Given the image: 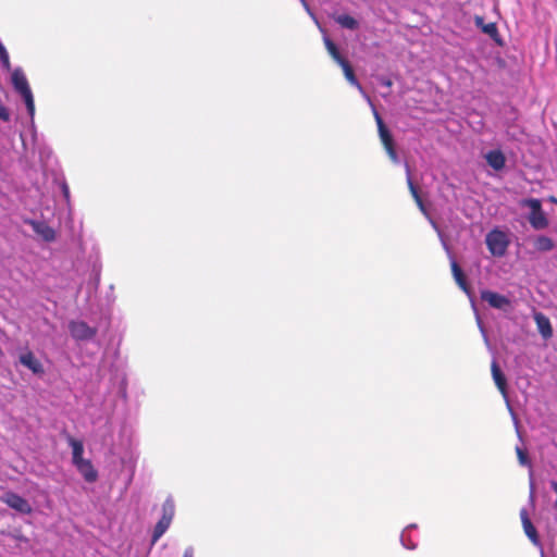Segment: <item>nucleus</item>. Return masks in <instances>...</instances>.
Wrapping results in <instances>:
<instances>
[{"label": "nucleus", "instance_id": "20", "mask_svg": "<svg viewBox=\"0 0 557 557\" xmlns=\"http://www.w3.org/2000/svg\"><path fill=\"white\" fill-rule=\"evenodd\" d=\"M324 45L329 54L338 65H341L342 62H345L347 60L341 54L337 46L329 37H324Z\"/></svg>", "mask_w": 557, "mask_h": 557}, {"label": "nucleus", "instance_id": "27", "mask_svg": "<svg viewBox=\"0 0 557 557\" xmlns=\"http://www.w3.org/2000/svg\"><path fill=\"white\" fill-rule=\"evenodd\" d=\"M0 120L3 122L10 121V112L7 107L0 103Z\"/></svg>", "mask_w": 557, "mask_h": 557}, {"label": "nucleus", "instance_id": "19", "mask_svg": "<svg viewBox=\"0 0 557 557\" xmlns=\"http://www.w3.org/2000/svg\"><path fill=\"white\" fill-rule=\"evenodd\" d=\"M533 246L540 252H548L555 248V243L548 236L540 235L534 239Z\"/></svg>", "mask_w": 557, "mask_h": 557}, {"label": "nucleus", "instance_id": "25", "mask_svg": "<svg viewBox=\"0 0 557 557\" xmlns=\"http://www.w3.org/2000/svg\"><path fill=\"white\" fill-rule=\"evenodd\" d=\"M516 454L520 465L531 467V460L524 449L516 447Z\"/></svg>", "mask_w": 557, "mask_h": 557}, {"label": "nucleus", "instance_id": "15", "mask_svg": "<svg viewBox=\"0 0 557 557\" xmlns=\"http://www.w3.org/2000/svg\"><path fill=\"white\" fill-rule=\"evenodd\" d=\"M534 321L536 323L540 334L545 339L550 338L553 336V327L550 321L545 314H543L542 312L535 313Z\"/></svg>", "mask_w": 557, "mask_h": 557}, {"label": "nucleus", "instance_id": "13", "mask_svg": "<svg viewBox=\"0 0 557 557\" xmlns=\"http://www.w3.org/2000/svg\"><path fill=\"white\" fill-rule=\"evenodd\" d=\"M20 362L24 367L28 368L35 374L44 373V367H42L41 362L35 357V355L32 351L22 354L20 356Z\"/></svg>", "mask_w": 557, "mask_h": 557}, {"label": "nucleus", "instance_id": "26", "mask_svg": "<svg viewBox=\"0 0 557 557\" xmlns=\"http://www.w3.org/2000/svg\"><path fill=\"white\" fill-rule=\"evenodd\" d=\"M407 184H408V188H409L410 194L413 197V199H417L418 197H420L419 190H418V188L416 187V185L412 182V178H411L410 171H409L408 166H407Z\"/></svg>", "mask_w": 557, "mask_h": 557}, {"label": "nucleus", "instance_id": "10", "mask_svg": "<svg viewBox=\"0 0 557 557\" xmlns=\"http://www.w3.org/2000/svg\"><path fill=\"white\" fill-rule=\"evenodd\" d=\"M491 372L494 380L495 385L497 386L498 391L504 397H507L508 394V386H507V379L505 374L503 373L499 364L494 360L491 363Z\"/></svg>", "mask_w": 557, "mask_h": 557}, {"label": "nucleus", "instance_id": "21", "mask_svg": "<svg viewBox=\"0 0 557 557\" xmlns=\"http://www.w3.org/2000/svg\"><path fill=\"white\" fill-rule=\"evenodd\" d=\"M335 21L337 24H339L343 28L355 30L359 27L358 21L348 15V14H342L335 17Z\"/></svg>", "mask_w": 557, "mask_h": 557}, {"label": "nucleus", "instance_id": "31", "mask_svg": "<svg viewBox=\"0 0 557 557\" xmlns=\"http://www.w3.org/2000/svg\"><path fill=\"white\" fill-rule=\"evenodd\" d=\"M550 202L557 203V198L554 196H550L548 199Z\"/></svg>", "mask_w": 557, "mask_h": 557}, {"label": "nucleus", "instance_id": "16", "mask_svg": "<svg viewBox=\"0 0 557 557\" xmlns=\"http://www.w3.org/2000/svg\"><path fill=\"white\" fill-rule=\"evenodd\" d=\"M78 472L83 475L86 482L92 483L98 479V472L94 468L91 461L88 459L75 466Z\"/></svg>", "mask_w": 557, "mask_h": 557}, {"label": "nucleus", "instance_id": "17", "mask_svg": "<svg viewBox=\"0 0 557 557\" xmlns=\"http://www.w3.org/2000/svg\"><path fill=\"white\" fill-rule=\"evenodd\" d=\"M67 442L70 444V446L72 447V461H73V465L76 466L81 462H84L86 461L87 459H85L83 457V454H84V445L81 441L72 437V436H69L67 437Z\"/></svg>", "mask_w": 557, "mask_h": 557}, {"label": "nucleus", "instance_id": "9", "mask_svg": "<svg viewBox=\"0 0 557 557\" xmlns=\"http://www.w3.org/2000/svg\"><path fill=\"white\" fill-rule=\"evenodd\" d=\"M27 223L32 226L33 231L45 242L51 243L55 240V231L46 222L29 220Z\"/></svg>", "mask_w": 557, "mask_h": 557}, {"label": "nucleus", "instance_id": "11", "mask_svg": "<svg viewBox=\"0 0 557 557\" xmlns=\"http://www.w3.org/2000/svg\"><path fill=\"white\" fill-rule=\"evenodd\" d=\"M474 24L478 28H480L484 34L490 36L495 42L502 44L500 36L498 33V28L496 23H485L482 16L476 15L474 17Z\"/></svg>", "mask_w": 557, "mask_h": 557}, {"label": "nucleus", "instance_id": "7", "mask_svg": "<svg viewBox=\"0 0 557 557\" xmlns=\"http://www.w3.org/2000/svg\"><path fill=\"white\" fill-rule=\"evenodd\" d=\"M480 296L483 301L487 302L495 309L506 310L511 306V301L508 297L496 292L483 289L481 290Z\"/></svg>", "mask_w": 557, "mask_h": 557}, {"label": "nucleus", "instance_id": "28", "mask_svg": "<svg viewBox=\"0 0 557 557\" xmlns=\"http://www.w3.org/2000/svg\"><path fill=\"white\" fill-rule=\"evenodd\" d=\"M414 201H416L417 206L419 207V209H420L424 214H426V209H425V206H424V203H423V200H422L421 196H420V197H418L417 199H414Z\"/></svg>", "mask_w": 557, "mask_h": 557}, {"label": "nucleus", "instance_id": "8", "mask_svg": "<svg viewBox=\"0 0 557 557\" xmlns=\"http://www.w3.org/2000/svg\"><path fill=\"white\" fill-rule=\"evenodd\" d=\"M520 519H521L523 531H524L525 535L529 537V540L535 546H540L541 540H540L539 533L536 531V528L533 525V523L529 517L528 510L525 508L520 510Z\"/></svg>", "mask_w": 557, "mask_h": 557}, {"label": "nucleus", "instance_id": "29", "mask_svg": "<svg viewBox=\"0 0 557 557\" xmlns=\"http://www.w3.org/2000/svg\"><path fill=\"white\" fill-rule=\"evenodd\" d=\"M183 557H194L193 548L185 549Z\"/></svg>", "mask_w": 557, "mask_h": 557}, {"label": "nucleus", "instance_id": "1", "mask_svg": "<svg viewBox=\"0 0 557 557\" xmlns=\"http://www.w3.org/2000/svg\"><path fill=\"white\" fill-rule=\"evenodd\" d=\"M520 206L529 208L528 221L532 228L536 231L545 230L549 225L548 218L542 208V202L537 198H525L520 201Z\"/></svg>", "mask_w": 557, "mask_h": 557}, {"label": "nucleus", "instance_id": "30", "mask_svg": "<svg viewBox=\"0 0 557 557\" xmlns=\"http://www.w3.org/2000/svg\"><path fill=\"white\" fill-rule=\"evenodd\" d=\"M381 83H382L384 86H386V87H391V86H392V84H393V83H392V81H391V79H388V78H383V79L381 81Z\"/></svg>", "mask_w": 557, "mask_h": 557}, {"label": "nucleus", "instance_id": "4", "mask_svg": "<svg viewBox=\"0 0 557 557\" xmlns=\"http://www.w3.org/2000/svg\"><path fill=\"white\" fill-rule=\"evenodd\" d=\"M490 252L496 257H503L508 248L509 242L506 234L502 231H491L485 238Z\"/></svg>", "mask_w": 557, "mask_h": 557}, {"label": "nucleus", "instance_id": "6", "mask_svg": "<svg viewBox=\"0 0 557 557\" xmlns=\"http://www.w3.org/2000/svg\"><path fill=\"white\" fill-rule=\"evenodd\" d=\"M1 500L20 513L29 515L33 510L29 503L24 497L14 492H7L1 497Z\"/></svg>", "mask_w": 557, "mask_h": 557}, {"label": "nucleus", "instance_id": "5", "mask_svg": "<svg viewBox=\"0 0 557 557\" xmlns=\"http://www.w3.org/2000/svg\"><path fill=\"white\" fill-rule=\"evenodd\" d=\"M71 336L76 341L92 339L97 329L89 326L85 321H71L69 324Z\"/></svg>", "mask_w": 557, "mask_h": 557}, {"label": "nucleus", "instance_id": "12", "mask_svg": "<svg viewBox=\"0 0 557 557\" xmlns=\"http://www.w3.org/2000/svg\"><path fill=\"white\" fill-rule=\"evenodd\" d=\"M450 268H451V273H453V276L455 278V282L457 283V285L467 294V295H470L471 294V288L467 282V277L465 275V273L462 272L460 265L457 263V261L455 259H451V262H450Z\"/></svg>", "mask_w": 557, "mask_h": 557}, {"label": "nucleus", "instance_id": "14", "mask_svg": "<svg viewBox=\"0 0 557 557\" xmlns=\"http://www.w3.org/2000/svg\"><path fill=\"white\" fill-rule=\"evenodd\" d=\"M485 160L487 162V164L494 169L495 171H500L505 168L506 165V157L505 154L496 149V150H491L488 151L486 154H485Z\"/></svg>", "mask_w": 557, "mask_h": 557}, {"label": "nucleus", "instance_id": "22", "mask_svg": "<svg viewBox=\"0 0 557 557\" xmlns=\"http://www.w3.org/2000/svg\"><path fill=\"white\" fill-rule=\"evenodd\" d=\"M171 522L168 519H160L154 527L151 544L154 545L157 541L165 533Z\"/></svg>", "mask_w": 557, "mask_h": 557}, {"label": "nucleus", "instance_id": "3", "mask_svg": "<svg viewBox=\"0 0 557 557\" xmlns=\"http://www.w3.org/2000/svg\"><path fill=\"white\" fill-rule=\"evenodd\" d=\"M374 117L377 125L380 139L384 146V149L386 150V153L394 163H398V154L396 152L394 139L391 132L388 131L383 119L376 111H374Z\"/></svg>", "mask_w": 557, "mask_h": 557}, {"label": "nucleus", "instance_id": "18", "mask_svg": "<svg viewBox=\"0 0 557 557\" xmlns=\"http://www.w3.org/2000/svg\"><path fill=\"white\" fill-rule=\"evenodd\" d=\"M344 72V75L346 77V79L352 85L355 86L362 95H364L368 99L369 97L366 95L364 90H363V87L360 85V83L358 82L356 75H355V72L350 65V63L348 62V60H346L345 62H342V64L339 65Z\"/></svg>", "mask_w": 557, "mask_h": 557}, {"label": "nucleus", "instance_id": "2", "mask_svg": "<svg viewBox=\"0 0 557 557\" xmlns=\"http://www.w3.org/2000/svg\"><path fill=\"white\" fill-rule=\"evenodd\" d=\"M12 85L14 89L22 96L29 115L33 116L35 113L34 97L28 81L22 69L17 67L12 72Z\"/></svg>", "mask_w": 557, "mask_h": 557}, {"label": "nucleus", "instance_id": "23", "mask_svg": "<svg viewBox=\"0 0 557 557\" xmlns=\"http://www.w3.org/2000/svg\"><path fill=\"white\" fill-rule=\"evenodd\" d=\"M174 517V504L171 499H166L162 505V519H168L172 522Z\"/></svg>", "mask_w": 557, "mask_h": 557}, {"label": "nucleus", "instance_id": "24", "mask_svg": "<svg viewBox=\"0 0 557 557\" xmlns=\"http://www.w3.org/2000/svg\"><path fill=\"white\" fill-rule=\"evenodd\" d=\"M0 61H1L2 67L5 71L11 70V61H10L9 52L1 41H0Z\"/></svg>", "mask_w": 557, "mask_h": 557}]
</instances>
